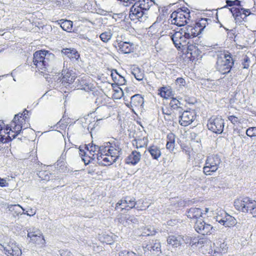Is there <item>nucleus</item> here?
<instances>
[{"instance_id": "nucleus-32", "label": "nucleus", "mask_w": 256, "mask_h": 256, "mask_svg": "<svg viewBox=\"0 0 256 256\" xmlns=\"http://www.w3.org/2000/svg\"><path fill=\"white\" fill-rule=\"evenodd\" d=\"M59 24L64 30L70 32L72 30V22L70 20H60Z\"/></svg>"}, {"instance_id": "nucleus-9", "label": "nucleus", "mask_w": 256, "mask_h": 256, "mask_svg": "<svg viewBox=\"0 0 256 256\" xmlns=\"http://www.w3.org/2000/svg\"><path fill=\"white\" fill-rule=\"evenodd\" d=\"M190 16L189 12L184 14L182 10H179L173 12L171 14L172 24L179 26H184L186 24L188 23V20H190Z\"/></svg>"}, {"instance_id": "nucleus-47", "label": "nucleus", "mask_w": 256, "mask_h": 256, "mask_svg": "<svg viewBox=\"0 0 256 256\" xmlns=\"http://www.w3.org/2000/svg\"><path fill=\"white\" fill-rule=\"evenodd\" d=\"M228 119L234 125H238L240 123V120L236 116H230L228 117Z\"/></svg>"}, {"instance_id": "nucleus-29", "label": "nucleus", "mask_w": 256, "mask_h": 256, "mask_svg": "<svg viewBox=\"0 0 256 256\" xmlns=\"http://www.w3.org/2000/svg\"><path fill=\"white\" fill-rule=\"evenodd\" d=\"M148 151L154 160H158L161 156L160 148L156 146H152L148 148Z\"/></svg>"}, {"instance_id": "nucleus-35", "label": "nucleus", "mask_w": 256, "mask_h": 256, "mask_svg": "<svg viewBox=\"0 0 256 256\" xmlns=\"http://www.w3.org/2000/svg\"><path fill=\"white\" fill-rule=\"evenodd\" d=\"M132 74L138 81L142 80L144 78L142 71L138 67H134L132 69Z\"/></svg>"}, {"instance_id": "nucleus-55", "label": "nucleus", "mask_w": 256, "mask_h": 256, "mask_svg": "<svg viewBox=\"0 0 256 256\" xmlns=\"http://www.w3.org/2000/svg\"><path fill=\"white\" fill-rule=\"evenodd\" d=\"M22 214H26L29 216H32L36 214V210L32 208H30L26 211V212H24V211H23Z\"/></svg>"}, {"instance_id": "nucleus-43", "label": "nucleus", "mask_w": 256, "mask_h": 256, "mask_svg": "<svg viewBox=\"0 0 256 256\" xmlns=\"http://www.w3.org/2000/svg\"><path fill=\"white\" fill-rule=\"evenodd\" d=\"M180 102L176 100V98H172L170 102V106L171 108H173L174 109L178 108L182 110V108L180 106Z\"/></svg>"}, {"instance_id": "nucleus-42", "label": "nucleus", "mask_w": 256, "mask_h": 256, "mask_svg": "<svg viewBox=\"0 0 256 256\" xmlns=\"http://www.w3.org/2000/svg\"><path fill=\"white\" fill-rule=\"evenodd\" d=\"M146 204L144 200H139L136 202V208L140 210H146L149 206V205H146Z\"/></svg>"}, {"instance_id": "nucleus-8", "label": "nucleus", "mask_w": 256, "mask_h": 256, "mask_svg": "<svg viewBox=\"0 0 256 256\" xmlns=\"http://www.w3.org/2000/svg\"><path fill=\"white\" fill-rule=\"evenodd\" d=\"M234 18L236 23L240 24L243 22H247V17L252 14L249 9L244 8H232L229 9Z\"/></svg>"}, {"instance_id": "nucleus-4", "label": "nucleus", "mask_w": 256, "mask_h": 256, "mask_svg": "<svg viewBox=\"0 0 256 256\" xmlns=\"http://www.w3.org/2000/svg\"><path fill=\"white\" fill-rule=\"evenodd\" d=\"M234 64V60L230 52H220L217 56L216 69L223 74H226L230 72Z\"/></svg>"}, {"instance_id": "nucleus-59", "label": "nucleus", "mask_w": 256, "mask_h": 256, "mask_svg": "<svg viewBox=\"0 0 256 256\" xmlns=\"http://www.w3.org/2000/svg\"><path fill=\"white\" fill-rule=\"evenodd\" d=\"M198 246L202 245L205 244L207 241V239L205 237L201 238L198 236Z\"/></svg>"}, {"instance_id": "nucleus-23", "label": "nucleus", "mask_w": 256, "mask_h": 256, "mask_svg": "<svg viewBox=\"0 0 256 256\" xmlns=\"http://www.w3.org/2000/svg\"><path fill=\"white\" fill-rule=\"evenodd\" d=\"M135 2L145 13H148V10L154 4V2L152 0H138Z\"/></svg>"}, {"instance_id": "nucleus-46", "label": "nucleus", "mask_w": 256, "mask_h": 256, "mask_svg": "<svg viewBox=\"0 0 256 256\" xmlns=\"http://www.w3.org/2000/svg\"><path fill=\"white\" fill-rule=\"evenodd\" d=\"M26 114L24 113V114H16L14 116V120H12V125L13 124H16L20 123V118H21L22 116L23 117L25 116V118H26V116H25Z\"/></svg>"}, {"instance_id": "nucleus-53", "label": "nucleus", "mask_w": 256, "mask_h": 256, "mask_svg": "<svg viewBox=\"0 0 256 256\" xmlns=\"http://www.w3.org/2000/svg\"><path fill=\"white\" fill-rule=\"evenodd\" d=\"M162 112L164 115V116H170V115H172V110L166 108H162Z\"/></svg>"}, {"instance_id": "nucleus-52", "label": "nucleus", "mask_w": 256, "mask_h": 256, "mask_svg": "<svg viewBox=\"0 0 256 256\" xmlns=\"http://www.w3.org/2000/svg\"><path fill=\"white\" fill-rule=\"evenodd\" d=\"M176 83L179 86H184L186 84V81L183 78H178L176 80Z\"/></svg>"}, {"instance_id": "nucleus-3", "label": "nucleus", "mask_w": 256, "mask_h": 256, "mask_svg": "<svg viewBox=\"0 0 256 256\" xmlns=\"http://www.w3.org/2000/svg\"><path fill=\"white\" fill-rule=\"evenodd\" d=\"M235 208L240 212L249 213L256 217V201L248 197L240 198L234 200Z\"/></svg>"}, {"instance_id": "nucleus-21", "label": "nucleus", "mask_w": 256, "mask_h": 256, "mask_svg": "<svg viewBox=\"0 0 256 256\" xmlns=\"http://www.w3.org/2000/svg\"><path fill=\"white\" fill-rule=\"evenodd\" d=\"M141 158V154L136 150L132 152L126 158V162L135 165L138 164Z\"/></svg>"}, {"instance_id": "nucleus-17", "label": "nucleus", "mask_w": 256, "mask_h": 256, "mask_svg": "<svg viewBox=\"0 0 256 256\" xmlns=\"http://www.w3.org/2000/svg\"><path fill=\"white\" fill-rule=\"evenodd\" d=\"M100 154H97L96 155L98 162L104 166L110 165L115 162V158H112L108 155V153L104 152L100 150Z\"/></svg>"}, {"instance_id": "nucleus-62", "label": "nucleus", "mask_w": 256, "mask_h": 256, "mask_svg": "<svg viewBox=\"0 0 256 256\" xmlns=\"http://www.w3.org/2000/svg\"><path fill=\"white\" fill-rule=\"evenodd\" d=\"M80 20L84 22H88L92 25H94V23L92 21L84 17H82Z\"/></svg>"}, {"instance_id": "nucleus-64", "label": "nucleus", "mask_w": 256, "mask_h": 256, "mask_svg": "<svg viewBox=\"0 0 256 256\" xmlns=\"http://www.w3.org/2000/svg\"><path fill=\"white\" fill-rule=\"evenodd\" d=\"M164 118H165V120H170L172 118V115H170V116H164Z\"/></svg>"}, {"instance_id": "nucleus-31", "label": "nucleus", "mask_w": 256, "mask_h": 256, "mask_svg": "<svg viewBox=\"0 0 256 256\" xmlns=\"http://www.w3.org/2000/svg\"><path fill=\"white\" fill-rule=\"evenodd\" d=\"M158 90L160 92L159 94L164 98H168L173 96V92L170 87H162Z\"/></svg>"}, {"instance_id": "nucleus-13", "label": "nucleus", "mask_w": 256, "mask_h": 256, "mask_svg": "<svg viewBox=\"0 0 256 256\" xmlns=\"http://www.w3.org/2000/svg\"><path fill=\"white\" fill-rule=\"evenodd\" d=\"M171 39L172 40L176 47L180 48H184L186 46V39H188L184 34L183 32L180 30L176 32L171 36Z\"/></svg>"}, {"instance_id": "nucleus-44", "label": "nucleus", "mask_w": 256, "mask_h": 256, "mask_svg": "<svg viewBox=\"0 0 256 256\" xmlns=\"http://www.w3.org/2000/svg\"><path fill=\"white\" fill-rule=\"evenodd\" d=\"M246 134L250 137L256 136V127H250L248 128Z\"/></svg>"}, {"instance_id": "nucleus-1", "label": "nucleus", "mask_w": 256, "mask_h": 256, "mask_svg": "<svg viewBox=\"0 0 256 256\" xmlns=\"http://www.w3.org/2000/svg\"><path fill=\"white\" fill-rule=\"evenodd\" d=\"M187 216L188 218L196 220L194 228L195 230L202 235H208L212 234V226L206 223L202 219L203 212L200 208H192L187 211Z\"/></svg>"}, {"instance_id": "nucleus-15", "label": "nucleus", "mask_w": 256, "mask_h": 256, "mask_svg": "<svg viewBox=\"0 0 256 256\" xmlns=\"http://www.w3.org/2000/svg\"><path fill=\"white\" fill-rule=\"evenodd\" d=\"M195 115L194 111H184L180 116V124L184 126H188L194 120Z\"/></svg>"}, {"instance_id": "nucleus-20", "label": "nucleus", "mask_w": 256, "mask_h": 256, "mask_svg": "<svg viewBox=\"0 0 256 256\" xmlns=\"http://www.w3.org/2000/svg\"><path fill=\"white\" fill-rule=\"evenodd\" d=\"M13 124L14 125V126H12V125L11 126V127H12V128H11L10 127L7 126L6 129V131H8V130H11L12 132L15 133L14 134H12V136H10V132H7V134H8V138L10 140H12V139L16 137V136L18 134L20 133V132H21L22 128V126L20 124Z\"/></svg>"}, {"instance_id": "nucleus-11", "label": "nucleus", "mask_w": 256, "mask_h": 256, "mask_svg": "<svg viewBox=\"0 0 256 256\" xmlns=\"http://www.w3.org/2000/svg\"><path fill=\"white\" fill-rule=\"evenodd\" d=\"M136 204V202L135 198L126 196L116 203V209L129 210L134 208Z\"/></svg>"}, {"instance_id": "nucleus-10", "label": "nucleus", "mask_w": 256, "mask_h": 256, "mask_svg": "<svg viewBox=\"0 0 256 256\" xmlns=\"http://www.w3.org/2000/svg\"><path fill=\"white\" fill-rule=\"evenodd\" d=\"M129 17L132 20L144 21L148 18V13H145L136 2L130 8Z\"/></svg>"}, {"instance_id": "nucleus-60", "label": "nucleus", "mask_w": 256, "mask_h": 256, "mask_svg": "<svg viewBox=\"0 0 256 256\" xmlns=\"http://www.w3.org/2000/svg\"><path fill=\"white\" fill-rule=\"evenodd\" d=\"M60 256H74L70 252L66 250H63L60 253Z\"/></svg>"}, {"instance_id": "nucleus-14", "label": "nucleus", "mask_w": 256, "mask_h": 256, "mask_svg": "<svg viewBox=\"0 0 256 256\" xmlns=\"http://www.w3.org/2000/svg\"><path fill=\"white\" fill-rule=\"evenodd\" d=\"M4 254L8 256H21V249L14 242H10L5 246H2Z\"/></svg>"}, {"instance_id": "nucleus-41", "label": "nucleus", "mask_w": 256, "mask_h": 256, "mask_svg": "<svg viewBox=\"0 0 256 256\" xmlns=\"http://www.w3.org/2000/svg\"><path fill=\"white\" fill-rule=\"evenodd\" d=\"M30 239L32 242L34 243H37L38 242L42 240H44L42 236L41 232L39 230H36V234L34 236H32Z\"/></svg>"}, {"instance_id": "nucleus-48", "label": "nucleus", "mask_w": 256, "mask_h": 256, "mask_svg": "<svg viewBox=\"0 0 256 256\" xmlns=\"http://www.w3.org/2000/svg\"><path fill=\"white\" fill-rule=\"evenodd\" d=\"M250 58L248 56H245L244 58L243 62H242V68H248L249 67V66H250Z\"/></svg>"}, {"instance_id": "nucleus-45", "label": "nucleus", "mask_w": 256, "mask_h": 256, "mask_svg": "<svg viewBox=\"0 0 256 256\" xmlns=\"http://www.w3.org/2000/svg\"><path fill=\"white\" fill-rule=\"evenodd\" d=\"M226 6L224 8H226L227 6H240V2L238 0H226Z\"/></svg>"}, {"instance_id": "nucleus-2", "label": "nucleus", "mask_w": 256, "mask_h": 256, "mask_svg": "<svg viewBox=\"0 0 256 256\" xmlns=\"http://www.w3.org/2000/svg\"><path fill=\"white\" fill-rule=\"evenodd\" d=\"M54 55L48 50H41L34 54L33 64L42 73L46 72L54 60Z\"/></svg>"}, {"instance_id": "nucleus-26", "label": "nucleus", "mask_w": 256, "mask_h": 256, "mask_svg": "<svg viewBox=\"0 0 256 256\" xmlns=\"http://www.w3.org/2000/svg\"><path fill=\"white\" fill-rule=\"evenodd\" d=\"M86 148L88 151L91 155L90 156V157L93 160L96 158V155L97 154H98L99 155L100 154V150L102 148V146H99L96 145H93L92 144L90 145L89 144L86 146Z\"/></svg>"}, {"instance_id": "nucleus-33", "label": "nucleus", "mask_w": 256, "mask_h": 256, "mask_svg": "<svg viewBox=\"0 0 256 256\" xmlns=\"http://www.w3.org/2000/svg\"><path fill=\"white\" fill-rule=\"evenodd\" d=\"M148 140L146 138L138 140L134 139L132 141V144L136 146V148H144L148 144Z\"/></svg>"}, {"instance_id": "nucleus-36", "label": "nucleus", "mask_w": 256, "mask_h": 256, "mask_svg": "<svg viewBox=\"0 0 256 256\" xmlns=\"http://www.w3.org/2000/svg\"><path fill=\"white\" fill-rule=\"evenodd\" d=\"M157 232L156 230L152 226H148L143 230L142 235L143 236H152Z\"/></svg>"}, {"instance_id": "nucleus-5", "label": "nucleus", "mask_w": 256, "mask_h": 256, "mask_svg": "<svg viewBox=\"0 0 256 256\" xmlns=\"http://www.w3.org/2000/svg\"><path fill=\"white\" fill-rule=\"evenodd\" d=\"M142 250H144V254L145 256H156L161 253V244L159 240H152L148 242L145 241L142 244V249L138 248V254H142Z\"/></svg>"}, {"instance_id": "nucleus-6", "label": "nucleus", "mask_w": 256, "mask_h": 256, "mask_svg": "<svg viewBox=\"0 0 256 256\" xmlns=\"http://www.w3.org/2000/svg\"><path fill=\"white\" fill-rule=\"evenodd\" d=\"M222 160L218 155H211L208 157L205 166L204 167V172L206 175L212 174L215 172L221 164Z\"/></svg>"}, {"instance_id": "nucleus-38", "label": "nucleus", "mask_w": 256, "mask_h": 256, "mask_svg": "<svg viewBox=\"0 0 256 256\" xmlns=\"http://www.w3.org/2000/svg\"><path fill=\"white\" fill-rule=\"evenodd\" d=\"M211 21L210 19H208L207 18H202L199 20L196 23V25L198 27V28L202 31L204 28L208 24V21Z\"/></svg>"}, {"instance_id": "nucleus-25", "label": "nucleus", "mask_w": 256, "mask_h": 256, "mask_svg": "<svg viewBox=\"0 0 256 256\" xmlns=\"http://www.w3.org/2000/svg\"><path fill=\"white\" fill-rule=\"evenodd\" d=\"M133 45L128 42H120L118 43L119 50L124 54H129L132 52Z\"/></svg>"}, {"instance_id": "nucleus-57", "label": "nucleus", "mask_w": 256, "mask_h": 256, "mask_svg": "<svg viewBox=\"0 0 256 256\" xmlns=\"http://www.w3.org/2000/svg\"><path fill=\"white\" fill-rule=\"evenodd\" d=\"M175 143L166 142V148L170 151H172L174 148Z\"/></svg>"}, {"instance_id": "nucleus-37", "label": "nucleus", "mask_w": 256, "mask_h": 256, "mask_svg": "<svg viewBox=\"0 0 256 256\" xmlns=\"http://www.w3.org/2000/svg\"><path fill=\"white\" fill-rule=\"evenodd\" d=\"M193 26H187L186 27H184L180 29V31L183 32L184 34L186 36L188 39L192 38V31Z\"/></svg>"}, {"instance_id": "nucleus-54", "label": "nucleus", "mask_w": 256, "mask_h": 256, "mask_svg": "<svg viewBox=\"0 0 256 256\" xmlns=\"http://www.w3.org/2000/svg\"><path fill=\"white\" fill-rule=\"evenodd\" d=\"M192 240V237L189 236H182V242L183 241L186 244H190V242Z\"/></svg>"}, {"instance_id": "nucleus-24", "label": "nucleus", "mask_w": 256, "mask_h": 256, "mask_svg": "<svg viewBox=\"0 0 256 256\" xmlns=\"http://www.w3.org/2000/svg\"><path fill=\"white\" fill-rule=\"evenodd\" d=\"M187 48V54H190V56L194 59L197 58L200 54V51L198 48L197 46L192 44H190L189 42L186 44Z\"/></svg>"}, {"instance_id": "nucleus-63", "label": "nucleus", "mask_w": 256, "mask_h": 256, "mask_svg": "<svg viewBox=\"0 0 256 256\" xmlns=\"http://www.w3.org/2000/svg\"><path fill=\"white\" fill-rule=\"evenodd\" d=\"M178 10H182L184 12V14H186V12H189L190 13V10L186 8H184L183 9H181V10L178 9Z\"/></svg>"}, {"instance_id": "nucleus-34", "label": "nucleus", "mask_w": 256, "mask_h": 256, "mask_svg": "<svg viewBox=\"0 0 256 256\" xmlns=\"http://www.w3.org/2000/svg\"><path fill=\"white\" fill-rule=\"evenodd\" d=\"M216 246V251L217 252L222 254L225 253L228 249L227 244L224 242L221 241H217L216 243H214Z\"/></svg>"}, {"instance_id": "nucleus-18", "label": "nucleus", "mask_w": 256, "mask_h": 256, "mask_svg": "<svg viewBox=\"0 0 256 256\" xmlns=\"http://www.w3.org/2000/svg\"><path fill=\"white\" fill-rule=\"evenodd\" d=\"M62 74L63 76L60 82L62 81V84L66 85H69L72 84L76 78L75 73L72 70H68L66 72V70H62Z\"/></svg>"}, {"instance_id": "nucleus-7", "label": "nucleus", "mask_w": 256, "mask_h": 256, "mask_svg": "<svg viewBox=\"0 0 256 256\" xmlns=\"http://www.w3.org/2000/svg\"><path fill=\"white\" fill-rule=\"evenodd\" d=\"M224 126V120L221 117L212 116L209 119L207 124L208 129L216 134L222 132Z\"/></svg>"}, {"instance_id": "nucleus-28", "label": "nucleus", "mask_w": 256, "mask_h": 256, "mask_svg": "<svg viewBox=\"0 0 256 256\" xmlns=\"http://www.w3.org/2000/svg\"><path fill=\"white\" fill-rule=\"evenodd\" d=\"M62 53L70 59H77L79 57V54L74 48H64L62 50Z\"/></svg>"}, {"instance_id": "nucleus-58", "label": "nucleus", "mask_w": 256, "mask_h": 256, "mask_svg": "<svg viewBox=\"0 0 256 256\" xmlns=\"http://www.w3.org/2000/svg\"><path fill=\"white\" fill-rule=\"evenodd\" d=\"M36 230H34V228H32V229H31V228H30L28 230V238H32V236H34L36 232Z\"/></svg>"}, {"instance_id": "nucleus-49", "label": "nucleus", "mask_w": 256, "mask_h": 256, "mask_svg": "<svg viewBox=\"0 0 256 256\" xmlns=\"http://www.w3.org/2000/svg\"><path fill=\"white\" fill-rule=\"evenodd\" d=\"M167 142L175 143L176 136L172 132L168 134L166 136Z\"/></svg>"}, {"instance_id": "nucleus-30", "label": "nucleus", "mask_w": 256, "mask_h": 256, "mask_svg": "<svg viewBox=\"0 0 256 256\" xmlns=\"http://www.w3.org/2000/svg\"><path fill=\"white\" fill-rule=\"evenodd\" d=\"M130 104L138 107L144 104V98L140 94H135L131 97Z\"/></svg>"}, {"instance_id": "nucleus-40", "label": "nucleus", "mask_w": 256, "mask_h": 256, "mask_svg": "<svg viewBox=\"0 0 256 256\" xmlns=\"http://www.w3.org/2000/svg\"><path fill=\"white\" fill-rule=\"evenodd\" d=\"M8 210L10 212H15L17 215L20 214H22L20 210L24 211V209L19 204L10 205L8 206Z\"/></svg>"}, {"instance_id": "nucleus-56", "label": "nucleus", "mask_w": 256, "mask_h": 256, "mask_svg": "<svg viewBox=\"0 0 256 256\" xmlns=\"http://www.w3.org/2000/svg\"><path fill=\"white\" fill-rule=\"evenodd\" d=\"M198 237H192V240L190 242L191 246H198Z\"/></svg>"}, {"instance_id": "nucleus-61", "label": "nucleus", "mask_w": 256, "mask_h": 256, "mask_svg": "<svg viewBox=\"0 0 256 256\" xmlns=\"http://www.w3.org/2000/svg\"><path fill=\"white\" fill-rule=\"evenodd\" d=\"M0 186L2 187L8 186L6 180L4 178H2L1 177H0Z\"/></svg>"}, {"instance_id": "nucleus-39", "label": "nucleus", "mask_w": 256, "mask_h": 256, "mask_svg": "<svg viewBox=\"0 0 256 256\" xmlns=\"http://www.w3.org/2000/svg\"><path fill=\"white\" fill-rule=\"evenodd\" d=\"M112 33L110 30L106 31L100 36V40L104 42H108L112 38Z\"/></svg>"}, {"instance_id": "nucleus-12", "label": "nucleus", "mask_w": 256, "mask_h": 256, "mask_svg": "<svg viewBox=\"0 0 256 256\" xmlns=\"http://www.w3.org/2000/svg\"><path fill=\"white\" fill-rule=\"evenodd\" d=\"M100 150L108 154V155L112 158H115V160L120 156L121 148L118 146L115 147L112 146L110 142H106L104 145L102 146Z\"/></svg>"}, {"instance_id": "nucleus-50", "label": "nucleus", "mask_w": 256, "mask_h": 256, "mask_svg": "<svg viewBox=\"0 0 256 256\" xmlns=\"http://www.w3.org/2000/svg\"><path fill=\"white\" fill-rule=\"evenodd\" d=\"M68 0H52L53 4H56V6H60L64 4Z\"/></svg>"}, {"instance_id": "nucleus-19", "label": "nucleus", "mask_w": 256, "mask_h": 256, "mask_svg": "<svg viewBox=\"0 0 256 256\" xmlns=\"http://www.w3.org/2000/svg\"><path fill=\"white\" fill-rule=\"evenodd\" d=\"M118 222L124 226H128L131 224H137L138 219L134 216H121L118 218Z\"/></svg>"}, {"instance_id": "nucleus-16", "label": "nucleus", "mask_w": 256, "mask_h": 256, "mask_svg": "<svg viewBox=\"0 0 256 256\" xmlns=\"http://www.w3.org/2000/svg\"><path fill=\"white\" fill-rule=\"evenodd\" d=\"M223 213L224 214V217L220 216H216V220L217 222L226 227H230L236 224V220L234 217L228 214L225 212H223Z\"/></svg>"}, {"instance_id": "nucleus-51", "label": "nucleus", "mask_w": 256, "mask_h": 256, "mask_svg": "<svg viewBox=\"0 0 256 256\" xmlns=\"http://www.w3.org/2000/svg\"><path fill=\"white\" fill-rule=\"evenodd\" d=\"M192 36V38L196 37L202 32V31L198 28V27L195 24L194 26H193Z\"/></svg>"}, {"instance_id": "nucleus-22", "label": "nucleus", "mask_w": 256, "mask_h": 256, "mask_svg": "<svg viewBox=\"0 0 256 256\" xmlns=\"http://www.w3.org/2000/svg\"><path fill=\"white\" fill-rule=\"evenodd\" d=\"M182 238L181 236H170L167 238V243L174 248H178L182 244Z\"/></svg>"}, {"instance_id": "nucleus-27", "label": "nucleus", "mask_w": 256, "mask_h": 256, "mask_svg": "<svg viewBox=\"0 0 256 256\" xmlns=\"http://www.w3.org/2000/svg\"><path fill=\"white\" fill-rule=\"evenodd\" d=\"M41 166L40 167L38 170L37 175L38 176H49L51 174H52V172H50V170L52 169V166H46L42 165L41 164Z\"/></svg>"}]
</instances>
